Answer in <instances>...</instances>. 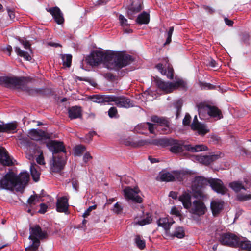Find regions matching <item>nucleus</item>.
Masks as SVG:
<instances>
[{"label": "nucleus", "mask_w": 251, "mask_h": 251, "mask_svg": "<svg viewBox=\"0 0 251 251\" xmlns=\"http://www.w3.org/2000/svg\"><path fill=\"white\" fill-rule=\"evenodd\" d=\"M131 60L130 55L121 52H103L101 51H93L86 58L90 65L98 66L103 63L109 69H117L126 66Z\"/></svg>", "instance_id": "obj_1"}, {"label": "nucleus", "mask_w": 251, "mask_h": 251, "mask_svg": "<svg viewBox=\"0 0 251 251\" xmlns=\"http://www.w3.org/2000/svg\"><path fill=\"white\" fill-rule=\"evenodd\" d=\"M164 142L161 146H170V151L175 153H181L184 151H187L190 152L194 153L205 151L208 150L207 146L203 144L193 146L191 144H185L183 140H177L172 139H162Z\"/></svg>", "instance_id": "obj_2"}, {"label": "nucleus", "mask_w": 251, "mask_h": 251, "mask_svg": "<svg viewBox=\"0 0 251 251\" xmlns=\"http://www.w3.org/2000/svg\"><path fill=\"white\" fill-rule=\"evenodd\" d=\"M29 231L30 235L28 238L31 241V243L25 248V250L35 251L40 245V240L47 237V233L46 231L42 230L40 226L37 225L30 226Z\"/></svg>", "instance_id": "obj_3"}, {"label": "nucleus", "mask_w": 251, "mask_h": 251, "mask_svg": "<svg viewBox=\"0 0 251 251\" xmlns=\"http://www.w3.org/2000/svg\"><path fill=\"white\" fill-rule=\"evenodd\" d=\"M209 184V178L202 176H197L192 185L193 195L196 199H206L207 196L201 190V188Z\"/></svg>", "instance_id": "obj_4"}, {"label": "nucleus", "mask_w": 251, "mask_h": 251, "mask_svg": "<svg viewBox=\"0 0 251 251\" xmlns=\"http://www.w3.org/2000/svg\"><path fill=\"white\" fill-rule=\"evenodd\" d=\"M154 82L157 86L165 93H171L178 88L184 87L185 82L181 79H178L175 82H165L160 79H155Z\"/></svg>", "instance_id": "obj_5"}, {"label": "nucleus", "mask_w": 251, "mask_h": 251, "mask_svg": "<svg viewBox=\"0 0 251 251\" xmlns=\"http://www.w3.org/2000/svg\"><path fill=\"white\" fill-rule=\"evenodd\" d=\"M104 100L108 102H114L115 104L119 107L128 108L134 105L129 99L123 96H108L105 97Z\"/></svg>", "instance_id": "obj_6"}, {"label": "nucleus", "mask_w": 251, "mask_h": 251, "mask_svg": "<svg viewBox=\"0 0 251 251\" xmlns=\"http://www.w3.org/2000/svg\"><path fill=\"white\" fill-rule=\"evenodd\" d=\"M204 199H196V200L192 202L190 208H189V211L190 213L198 216H201L205 214L207 211V207L206 205L203 202Z\"/></svg>", "instance_id": "obj_7"}, {"label": "nucleus", "mask_w": 251, "mask_h": 251, "mask_svg": "<svg viewBox=\"0 0 251 251\" xmlns=\"http://www.w3.org/2000/svg\"><path fill=\"white\" fill-rule=\"evenodd\" d=\"M198 107L199 116L201 118H202L201 117L204 113H207L210 116L216 117L219 119L223 117L221 111L215 106L201 103L198 105Z\"/></svg>", "instance_id": "obj_8"}, {"label": "nucleus", "mask_w": 251, "mask_h": 251, "mask_svg": "<svg viewBox=\"0 0 251 251\" xmlns=\"http://www.w3.org/2000/svg\"><path fill=\"white\" fill-rule=\"evenodd\" d=\"M198 107L199 116L201 118H202L201 117L204 113H207L210 116L216 117L219 119L223 117L221 111L215 106L201 103L198 105Z\"/></svg>", "instance_id": "obj_9"}, {"label": "nucleus", "mask_w": 251, "mask_h": 251, "mask_svg": "<svg viewBox=\"0 0 251 251\" xmlns=\"http://www.w3.org/2000/svg\"><path fill=\"white\" fill-rule=\"evenodd\" d=\"M16 175L13 172L7 173L0 180V188L2 189L12 190L16 188Z\"/></svg>", "instance_id": "obj_10"}, {"label": "nucleus", "mask_w": 251, "mask_h": 251, "mask_svg": "<svg viewBox=\"0 0 251 251\" xmlns=\"http://www.w3.org/2000/svg\"><path fill=\"white\" fill-rule=\"evenodd\" d=\"M123 192L126 199L139 203L142 202V199L139 195L140 191L138 188L132 189L127 187L124 189Z\"/></svg>", "instance_id": "obj_11"}, {"label": "nucleus", "mask_w": 251, "mask_h": 251, "mask_svg": "<svg viewBox=\"0 0 251 251\" xmlns=\"http://www.w3.org/2000/svg\"><path fill=\"white\" fill-rule=\"evenodd\" d=\"M21 44L23 46L24 48L28 51L22 50L19 47H15V51L20 57H23L27 61H30L32 57L30 54L32 53V50H31V45L29 42L26 40H20Z\"/></svg>", "instance_id": "obj_12"}, {"label": "nucleus", "mask_w": 251, "mask_h": 251, "mask_svg": "<svg viewBox=\"0 0 251 251\" xmlns=\"http://www.w3.org/2000/svg\"><path fill=\"white\" fill-rule=\"evenodd\" d=\"M25 78L24 77L16 78L10 77H0V83L5 85L7 87H17L21 88L25 81Z\"/></svg>", "instance_id": "obj_13"}, {"label": "nucleus", "mask_w": 251, "mask_h": 251, "mask_svg": "<svg viewBox=\"0 0 251 251\" xmlns=\"http://www.w3.org/2000/svg\"><path fill=\"white\" fill-rule=\"evenodd\" d=\"M238 238L239 237L233 233H227L221 235L219 240L223 245L236 247Z\"/></svg>", "instance_id": "obj_14"}, {"label": "nucleus", "mask_w": 251, "mask_h": 251, "mask_svg": "<svg viewBox=\"0 0 251 251\" xmlns=\"http://www.w3.org/2000/svg\"><path fill=\"white\" fill-rule=\"evenodd\" d=\"M66 164V157L58 155L53 156L52 162L51 163V169L52 172H59L62 170Z\"/></svg>", "instance_id": "obj_15"}, {"label": "nucleus", "mask_w": 251, "mask_h": 251, "mask_svg": "<svg viewBox=\"0 0 251 251\" xmlns=\"http://www.w3.org/2000/svg\"><path fill=\"white\" fill-rule=\"evenodd\" d=\"M46 146L49 150L52 152L53 155L59 152H65V149L62 142L56 140H50L48 142Z\"/></svg>", "instance_id": "obj_16"}, {"label": "nucleus", "mask_w": 251, "mask_h": 251, "mask_svg": "<svg viewBox=\"0 0 251 251\" xmlns=\"http://www.w3.org/2000/svg\"><path fill=\"white\" fill-rule=\"evenodd\" d=\"M209 185L213 190L218 193L225 194L227 191V189L219 179L209 178Z\"/></svg>", "instance_id": "obj_17"}, {"label": "nucleus", "mask_w": 251, "mask_h": 251, "mask_svg": "<svg viewBox=\"0 0 251 251\" xmlns=\"http://www.w3.org/2000/svg\"><path fill=\"white\" fill-rule=\"evenodd\" d=\"M16 189L18 191L23 190L27 183L29 175L27 172H23L20 174L18 176H16Z\"/></svg>", "instance_id": "obj_18"}, {"label": "nucleus", "mask_w": 251, "mask_h": 251, "mask_svg": "<svg viewBox=\"0 0 251 251\" xmlns=\"http://www.w3.org/2000/svg\"><path fill=\"white\" fill-rule=\"evenodd\" d=\"M156 68L161 73L162 75H166L168 78L172 79L173 78V69L168 63H166L163 65L162 63H158L156 65Z\"/></svg>", "instance_id": "obj_19"}, {"label": "nucleus", "mask_w": 251, "mask_h": 251, "mask_svg": "<svg viewBox=\"0 0 251 251\" xmlns=\"http://www.w3.org/2000/svg\"><path fill=\"white\" fill-rule=\"evenodd\" d=\"M142 0H136L132 3L131 5L127 10V14L129 19H132L135 15L139 12L143 8Z\"/></svg>", "instance_id": "obj_20"}, {"label": "nucleus", "mask_w": 251, "mask_h": 251, "mask_svg": "<svg viewBox=\"0 0 251 251\" xmlns=\"http://www.w3.org/2000/svg\"><path fill=\"white\" fill-rule=\"evenodd\" d=\"M191 126L192 129L197 130L200 135H204L209 132V129L204 124L198 122L197 116L194 117Z\"/></svg>", "instance_id": "obj_21"}, {"label": "nucleus", "mask_w": 251, "mask_h": 251, "mask_svg": "<svg viewBox=\"0 0 251 251\" xmlns=\"http://www.w3.org/2000/svg\"><path fill=\"white\" fill-rule=\"evenodd\" d=\"M68 199L66 197H62L57 199L56 202L57 211L68 214Z\"/></svg>", "instance_id": "obj_22"}, {"label": "nucleus", "mask_w": 251, "mask_h": 251, "mask_svg": "<svg viewBox=\"0 0 251 251\" xmlns=\"http://www.w3.org/2000/svg\"><path fill=\"white\" fill-rule=\"evenodd\" d=\"M0 163L7 166L14 164L12 158L9 155L7 151L2 147L0 148Z\"/></svg>", "instance_id": "obj_23"}, {"label": "nucleus", "mask_w": 251, "mask_h": 251, "mask_svg": "<svg viewBox=\"0 0 251 251\" xmlns=\"http://www.w3.org/2000/svg\"><path fill=\"white\" fill-rule=\"evenodd\" d=\"M179 201H181L184 207L187 209L190 208L192 202H191V195L190 192L184 191L179 197Z\"/></svg>", "instance_id": "obj_24"}, {"label": "nucleus", "mask_w": 251, "mask_h": 251, "mask_svg": "<svg viewBox=\"0 0 251 251\" xmlns=\"http://www.w3.org/2000/svg\"><path fill=\"white\" fill-rule=\"evenodd\" d=\"M224 206V202L219 200L211 201L210 207L214 216L218 215L222 210Z\"/></svg>", "instance_id": "obj_25"}, {"label": "nucleus", "mask_w": 251, "mask_h": 251, "mask_svg": "<svg viewBox=\"0 0 251 251\" xmlns=\"http://www.w3.org/2000/svg\"><path fill=\"white\" fill-rule=\"evenodd\" d=\"M28 137L32 140L37 141L48 138L46 132L40 129L31 130L28 133Z\"/></svg>", "instance_id": "obj_26"}, {"label": "nucleus", "mask_w": 251, "mask_h": 251, "mask_svg": "<svg viewBox=\"0 0 251 251\" xmlns=\"http://www.w3.org/2000/svg\"><path fill=\"white\" fill-rule=\"evenodd\" d=\"M174 223V221H169L168 218H160L157 221V225L159 226L162 227L165 230V236L166 237L167 232H170V228L172 225Z\"/></svg>", "instance_id": "obj_27"}, {"label": "nucleus", "mask_w": 251, "mask_h": 251, "mask_svg": "<svg viewBox=\"0 0 251 251\" xmlns=\"http://www.w3.org/2000/svg\"><path fill=\"white\" fill-rule=\"evenodd\" d=\"M17 127L16 122H13L5 124H0V132L13 133Z\"/></svg>", "instance_id": "obj_28"}, {"label": "nucleus", "mask_w": 251, "mask_h": 251, "mask_svg": "<svg viewBox=\"0 0 251 251\" xmlns=\"http://www.w3.org/2000/svg\"><path fill=\"white\" fill-rule=\"evenodd\" d=\"M69 117L71 119L81 118L82 116V110L80 107L72 106L68 109Z\"/></svg>", "instance_id": "obj_29"}, {"label": "nucleus", "mask_w": 251, "mask_h": 251, "mask_svg": "<svg viewBox=\"0 0 251 251\" xmlns=\"http://www.w3.org/2000/svg\"><path fill=\"white\" fill-rule=\"evenodd\" d=\"M50 13L54 17L55 22L58 24H61L64 22V18L60 9L58 7H54L49 9Z\"/></svg>", "instance_id": "obj_30"}, {"label": "nucleus", "mask_w": 251, "mask_h": 251, "mask_svg": "<svg viewBox=\"0 0 251 251\" xmlns=\"http://www.w3.org/2000/svg\"><path fill=\"white\" fill-rule=\"evenodd\" d=\"M185 236V231L182 227L177 226L173 232H167V236L166 238H174L175 237L178 238H182Z\"/></svg>", "instance_id": "obj_31"}, {"label": "nucleus", "mask_w": 251, "mask_h": 251, "mask_svg": "<svg viewBox=\"0 0 251 251\" xmlns=\"http://www.w3.org/2000/svg\"><path fill=\"white\" fill-rule=\"evenodd\" d=\"M238 245L236 247H240L243 250L250 251L251 250V242L247 238L243 237H239Z\"/></svg>", "instance_id": "obj_32"}, {"label": "nucleus", "mask_w": 251, "mask_h": 251, "mask_svg": "<svg viewBox=\"0 0 251 251\" xmlns=\"http://www.w3.org/2000/svg\"><path fill=\"white\" fill-rule=\"evenodd\" d=\"M217 155L198 156L197 160L201 163L207 165L217 159Z\"/></svg>", "instance_id": "obj_33"}, {"label": "nucleus", "mask_w": 251, "mask_h": 251, "mask_svg": "<svg viewBox=\"0 0 251 251\" xmlns=\"http://www.w3.org/2000/svg\"><path fill=\"white\" fill-rule=\"evenodd\" d=\"M164 142L162 139H144L140 140L138 142V145L140 146L149 145H161Z\"/></svg>", "instance_id": "obj_34"}, {"label": "nucleus", "mask_w": 251, "mask_h": 251, "mask_svg": "<svg viewBox=\"0 0 251 251\" xmlns=\"http://www.w3.org/2000/svg\"><path fill=\"white\" fill-rule=\"evenodd\" d=\"M119 20L120 25L123 27L125 32L129 33L132 32L131 29L128 28L130 24L128 23L127 20L123 15H119Z\"/></svg>", "instance_id": "obj_35"}, {"label": "nucleus", "mask_w": 251, "mask_h": 251, "mask_svg": "<svg viewBox=\"0 0 251 251\" xmlns=\"http://www.w3.org/2000/svg\"><path fill=\"white\" fill-rule=\"evenodd\" d=\"M174 172H162L159 174L160 179L163 181H174Z\"/></svg>", "instance_id": "obj_36"}, {"label": "nucleus", "mask_w": 251, "mask_h": 251, "mask_svg": "<svg viewBox=\"0 0 251 251\" xmlns=\"http://www.w3.org/2000/svg\"><path fill=\"white\" fill-rule=\"evenodd\" d=\"M150 21L149 14L146 12H143L139 14L136 19V22L139 24H147Z\"/></svg>", "instance_id": "obj_37"}, {"label": "nucleus", "mask_w": 251, "mask_h": 251, "mask_svg": "<svg viewBox=\"0 0 251 251\" xmlns=\"http://www.w3.org/2000/svg\"><path fill=\"white\" fill-rule=\"evenodd\" d=\"M38 168V167L36 165L33 164H31L30 167L31 176L33 177V180L36 182L38 181L39 180V177L40 175V173L37 170Z\"/></svg>", "instance_id": "obj_38"}, {"label": "nucleus", "mask_w": 251, "mask_h": 251, "mask_svg": "<svg viewBox=\"0 0 251 251\" xmlns=\"http://www.w3.org/2000/svg\"><path fill=\"white\" fill-rule=\"evenodd\" d=\"M152 122L158 123L160 126H169V122L165 118L163 117H159L157 116H152L151 118Z\"/></svg>", "instance_id": "obj_39"}, {"label": "nucleus", "mask_w": 251, "mask_h": 251, "mask_svg": "<svg viewBox=\"0 0 251 251\" xmlns=\"http://www.w3.org/2000/svg\"><path fill=\"white\" fill-rule=\"evenodd\" d=\"M174 181H183L188 175L183 172L174 171Z\"/></svg>", "instance_id": "obj_40"}, {"label": "nucleus", "mask_w": 251, "mask_h": 251, "mask_svg": "<svg viewBox=\"0 0 251 251\" xmlns=\"http://www.w3.org/2000/svg\"><path fill=\"white\" fill-rule=\"evenodd\" d=\"M61 58L63 65L69 67L71 66L72 56L70 54L62 55Z\"/></svg>", "instance_id": "obj_41"}, {"label": "nucleus", "mask_w": 251, "mask_h": 251, "mask_svg": "<svg viewBox=\"0 0 251 251\" xmlns=\"http://www.w3.org/2000/svg\"><path fill=\"white\" fill-rule=\"evenodd\" d=\"M229 186L235 192H239L241 189H245L241 183L237 181L230 183Z\"/></svg>", "instance_id": "obj_42"}, {"label": "nucleus", "mask_w": 251, "mask_h": 251, "mask_svg": "<svg viewBox=\"0 0 251 251\" xmlns=\"http://www.w3.org/2000/svg\"><path fill=\"white\" fill-rule=\"evenodd\" d=\"M39 202V197L37 195L31 196L28 200V204L30 207H32Z\"/></svg>", "instance_id": "obj_43"}, {"label": "nucleus", "mask_w": 251, "mask_h": 251, "mask_svg": "<svg viewBox=\"0 0 251 251\" xmlns=\"http://www.w3.org/2000/svg\"><path fill=\"white\" fill-rule=\"evenodd\" d=\"M152 221L151 216L150 214L147 213L146 215V218H144L140 221H138V224L141 226L149 224Z\"/></svg>", "instance_id": "obj_44"}, {"label": "nucleus", "mask_w": 251, "mask_h": 251, "mask_svg": "<svg viewBox=\"0 0 251 251\" xmlns=\"http://www.w3.org/2000/svg\"><path fill=\"white\" fill-rule=\"evenodd\" d=\"M85 150L86 148L84 146H77L74 148V154L76 156H80Z\"/></svg>", "instance_id": "obj_45"}, {"label": "nucleus", "mask_w": 251, "mask_h": 251, "mask_svg": "<svg viewBox=\"0 0 251 251\" xmlns=\"http://www.w3.org/2000/svg\"><path fill=\"white\" fill-rule=\"evenodd\" d=\"M105 98V97L104 98H102L101 97H100L99 95H93L92 96H90L89 97V99L93 102H97V103H100L102 102L103 101H105L104 100V99Z\"/></svg>", "instance_id": "obj_46"}, {"label": "nucleus", "mask_w": 251, "mask_h": 251, "mask_svg": "<svg viewBox=\"0 0 251 251\" xmlns=\"http://www.w3.org/2000/svg\"><path fill=\"white\" fill-rule=\"evenodd\" d=\"M135 242L138 248L143 249L145 247V242L142 240L139 236H136L135 238Z\"/></svg>", "instance_id": "obj_47"}, {"label": "nucleus", "mask_w": 251, "mask_h": 251, "mask_svg": "<svg viewBox=\"0 0 251 251\" xmlns=\"http://www.w3.org/2000/svg\"><path fill=\"white\" fill-rule=\"evenodd\" d=\"M147 126H148V129L151 133H154V129L156 128L155 124H153L149 122H147L144 124V126L146 127Z\"/></svg>", "instance_id": "obj_48"}, {"label": "nucleus", "mask_w": 251, "mask_h": 251, "mask_svg": "<svg viewBox=\"0 0 251 251\" xmlns=\"http://www.w3.org/2000/svg\"><path fill=\"white\" fill-rule=\"evenodd\" d=\"M117 114V110L115 107H111L108 110V116L110 118L116 117Z\"/></svg>", "instance_id": "obj_49"}, {"label": "nucleus", "mask_w": 251, "mask_h": 251, "mask_svg": "<svg viewBox=\"0 0 251 251\" xmlns=\"http://www.w3.org/2000/svg\"><path fill=\"white\" fill-rule=\"evenodd\" d=\"M237 198L238 200L240 201H247L248 200L251 199V194H248V195H238L237 196Z\"/></svg>", "instance_id": "obj_50"}, {"label": "nucleus", "mask_w": 251, "mask_h": 251, "mask_svg": "<svg viewBox=\"0 0 251 251\" xmlns=\"http://www.w3.org/2000/svg\"><path fill=\"white\" fill-rule=\"evenodd\" d=\"M96 208V205H93L91 206H90L83 213V216L84 218H86L87 216H88L90 215V212L93 210L95 209Z\"/></svg>", "instance_id": "obj_51"}, {"label": "nucleus", "mask_w": 251, "mask_h": 251, "mask_svg": "<svg viewBox=\"0 0 251 251\" xmlns=\"http://www.w3.org/2000/svg\"><path fill=\"white\" fill-rule=\"evenodd\" d=\"M171 214H172V215H174L176 216H180V211L178 210V209L175 207V206H174L171 209Z\"/></svg>", "instance_id": "obj_52"}, {"label": "nucleus", "mask_w": 251, "mask_h": 251, "mask_svg": "<svg viewBox=\"0 0 251 251\" xmlns=\"http://www.w3.org/2000/svg\"><path fill=\"white\" fill-rule=\"evenodd\" d=\"M191 117L189 114H186L183 120V124L184 125H188L189 124L191 121Z\"/></svg>", "instance_id": "obj_53"}, {"label": "nucleus", "mask_w": 251, "mask_h": 251, "mask_svg": "<svg viewBox=\"0 0 251 251\" xmlns=\"http://www.w3.org/2000/svg\"><path fill=\"white\" fill-rule=\"evenodd\" d=\"M122 208L121 206L118 204V203H116L115 204L113 211L116 213H119L122 211Z\"/></svg>", "instance_id": "obj_54"}, {"label": "nucleus", "mask_w": 251, "mask_h": 251, "mask_svg": "<svg viewBox=\"0 0 251 251\" xmlns=\"http://www.w3.org/2000/svg\"><path fill=\"white\" fill-rule=\"evenodd\" d=\"M36 161L39 164H45V161L42 153L38 156V157L36 158Z\"/></svg>", "instance_id": "obj_55"}, {"label": "nucleus", "mask_w": 251, "mask_h": 251, "mask_svg": "<svg viewBox=\"0 0 251 251\" xmlns=\"http://www.w3.org/2000/svg\"><path fill=\"white\" fill-rule=\"evenodd\" d=\"M92 157L89 153V152H86L83 156V161L85 162H87L88 161L92 159Z\"/></svg>", "instance_id": "obj_56"}, {"label": "nucleus", "mask_w": 251, "mask_h": 251, "mask_svg": "<svg viewBox=\"0 0 251 251\" xmlns=\"http://www.w3.org/2000/svg\"><path fill=\"white\" fill-rule=\"evenodd\" d=\"M47 206L46 204L42 203L40 204V209L39 210V212L40 213H44L46 212Z\"/></svg>", "instance_id": "obj_57"}, {"label": "nucleus", "mask_w": 251, "mask_h": 251, "mask_svg": "<svg viewBox=\"0 0 251 251\" xmlns=\"http://www.w3.org/2000/svg\"><path fill=\"white\" fill-rule=\"evenodd\" d=\"M2 50L4 52H8V54L9 56L11 55V53L12 51V48L11 46L8 45L6 47L4 48Z\"/></svg>", "instance_id": "obj_58"}, {"label": "nucleus", "mask_w": 251, "mask_h": 251, "mask_svg": "<svg viewBox=\"0 0 251 251\" xmlns=\"http://www.w3.org/2000/svg\"><path fill=\"white\" fill-rule=\"evenodd\" d=\"M19 141H20V143L21 144H23V145H25L26 144H27L28 143V138L27 137H21L19 139Z\"/></svg>", "instance_id": "obj_59"}, {"label": "nucleus", "mask_w": 251, "mask_h": 251, "mask_svg": "<svg viewBox=\"0 0 251 251\" xmlns=\"http://www.w3.org/2000/svg\"><path fill=\"white\" fill-rule=\"evenodd\" d=\"M8 13L9 18H10L11 20H13L15 18V13L13 11L8 9Z\"/></svg>", "instance_id": "obj_60"}, {"label": "nucleus", "mask_w": 251, "mask_h": 251, "mask_svg": "<svg viewBox=\"0 0 251 251\" xmlns=\"http://www.w3.org/2000/svg\"><path fill=\"white\" fill-rule=\"evenodd\" d=\"M224 21H225V23L227 25H228L229 26H232L233 25V22L232 21L228 19V18H225L224 19Z\"/></svg>", "instance_id": "obj_61"}, {"label": "nucleus", "mask_w": 251, "mask_h": 251, "mask_svg": "<svg viewBox=\"0 0 251 251\" xmlns=\"http://www.w3.org/2000/svg\"><path fill=\"white\" fill-rule=\"evenodd\" d=\"M174 31V27H170L167 33V37H172V35Z\"/></svg>", "instance_id": "obj_62"}, {"label": "nucleus", "mask_w": 251, "mask_h": 251, "mask_svg": "<svg viewBox=\"0 0 251 251\" xmlns=\"http://www.w3.org/2000/svg\"><path fill=\"white\" fill-rule=\"evenodd\" d=\"M48 45L50 46H52V47H61V46L58 44V43H54V42H50L48 43Z\"/></svg>", "instance_id": "obj_63"}, {"label": "nucleus", "mask_w": 251, "mask_h": 251, "mask_svg": "<svg viewBox=\"0 0 251 251\" xmlns=\"http://www.w3.org/2000/svg\"><path fill=\"white\" fill-rule=\"evenodd\" d=\"M72 185H73V188L75 190H77L78 188V183L75 180H73L72 181Z\"/></svg>", "instance_id": "obj_64"}]
</instances>
